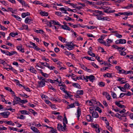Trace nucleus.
I'll list each match as a JSON object with an SVG mask.
<instances>
[{"label":"nucleus","mask_w":133,"mask_h":133,"mask_svg":"<svg viewBox=\"0 0 133 133\" xmlns=\"http://www.w3.org/2000/svg\"><path fill=\"white\" fill-rule=\"evenodd\" d=\"M91 127L97 129L99 128V126L98 124H94L93 123L92 124Z\"/></svg>","instance_id":"36"},{"label":"nucleus","mask_w":133,"mask_h":133,"mask_svg":"<svg viewBox=\"0 0 133 133\" xmlns=\"http://www.w3.org/2000/svg\"><path fill=\"white\" fill-rule=\"evenodd\" d=\"M98 85L100 87H104L105 86V84L104 82H101L99 83Z\"/></svg>","instance_id":"42"},{"label":"nucleus","mask_w":133,"mask_h":133,"mask_svg":"<svg viewBox=\"0 0 133 133\" xmlns=\"http://www.w3.org/2000/svg\"><path fill=\"white\" fill-rule=\"evenodd\" d=\"M119 73L124 74L126 73V71L123 69L119 70Z\"/></svg>","instance_id":"47"},{"label":"nucleus","mask_w":133,"mask_h":133,"mask_svg":"<svg viewBox=\"0 0 133 133\" xmlns=\"http://www.w3.org/2000/svg\"><path fill=\"white\" fill-rule=\"evenodd\" d=\"M40 14L41 15L44 16H47L48 15V13L45 11H41Z\"/></svg>","instance_id":"22"},{"label":"nucleus","mask_w":133,"mask_h":133,"mask_svg":"<svg viewBox=\"0 0 133 133\" xmlns=\"http://www.w3.org/2000/svg\"><path fill=\"white\" fill-rule=\"evenodd\" d=\"M58 38L60 41L63 42H64L66 40L65 38L61 36H59Z\"/></svg>","instance_id":"25"},{"label":"nucleus","mask_w":133,"mask_h":133,"mask_svg":"<svg viewBox=\"0 0 133 133\" xmlns=\"http://www.w3.org/2000/svg\"><path fill=\"white\" fill-rule=\"evenodd\" d=\"M117 87L119 88L121 91L124 92L126 91V89L124 88V87H121V86H117Z\"/></svg>","instance_id":"35"},{"label":"nucleus","mask_w":133,"mask_h":133,"mask_svg":"<svg viewBox=\"0 0 133 133\" xmlns=\"http://www.w3.org/2000/svg\"><path fill=\"white\" fill-rule=\"evenodd\" d=\"M29 111L31 112V113L33 114L34 115L37 114V113L35 112L34 110L32 109H29Z\"/></svg>","instance_id":"46"},{"label":"nucleus","mask_w":133,"mask_h":133,"mask_svg":"<svg viewBox=\"0 0 133 133\" xmlns=\"http://www.w3.org/2000/svg\"><path fill=\"white\" fill-rule=\"evenodd\" d=\"M115 36L119 38H121L122 37V35L118 34L117 33L115 34Z\"/></svg>","instance_id":"53"},{"label":"nucleus","mask_w":133,"mask_h":133,"mask_svg":"<svg viewBox=\"0 0 133 133\" xmlns=\"http://www.w3.org/2000/svg\"><path fill=\"white\" fill-rule=\"evenodd\" d=\"M115 11V10H111L109 9H106V10L105 11V12L107 13H113Z\"/></svg>","instance_id":"18"},{"label":"nucleus","mask_w":133,"mask_h":133,"mask_svg":"<svg viewBox=\"0 0 133 133\" xmlns=\"http://www.w3.org/2000/svg\"><path fill=\"white\" fill-rule=\"evenodd\" d=\"M93 12V15L94 16H97L98 14L100 15H103L104 14L102 11H99L98 10H95Z\"/></svg>","instance_id":"7"},{"label":"nucleus","mask_w":133,"mask_h":133,"mask_svg":"<svg viewBox=\"0 0 133 133\" xmlns=\"http://www.w3.org/2000/svg\"><path fill=\"white\" fill-rule=\"evenodd\" d=\"M8 128L10 129V131H17L18 129V128H16L11 127H9Z\"/></svg>","instance_id":"38"},{"label":"nucleus","mask_w":133,"mask_h":133,"mask_svg":"<svg viewBox=\"0 0 133 133\" xmlns=\"http://www.w3.org/2000/svg\"><path fill=\"white\" fill-rule=\"evenodd\" d=\"M112 73H107V77H111L112 78Z\"/></svg>","instance_id":"61"},{"label":"nucleus","mask_w":133,"mask_h":133,"mask_svg":"<svg viewBox=\"0 0 133 133\" xmlns=\"http://www.w3.org/2000/svg\"><path fill=\"white\" fill-rule=\"evenodd\" d=\"M106 127L109 131L112 132V128L111 127L109 126V125L108 126Z\"/></svg>","instance_id":"59"},{"label":"nucleus","mask_w":133,"mask_h":133,"mask_svg":"<svg viewBox=\"0 0 133 133\" xmlns=\"http://www.w3.org/2000/svg\"><path fill=\"white\" fill-rule=\"evenodd\" d=\"M60 26H61V28L64 30H68L69 31L71 30L70 28L68 27L67 25H61Z\"/></svg>","instance_id":"14"},{"label":"nucleus","mask_w":133,"mask_h":133,"mask_svg":"<svg viewBox=\"0 0 133 133\" xmlns=\"http://www.w3.org/2000/svg\"><path fill=\"white\" fill-rule=\"evenodd\" d=\"M10 113L8 111H5L0 113V116H1L4 118H8Z\"/></svg>","instance_id":"3"},{"label":"nucleus","mask_w":133,"mask_h":133,"mask_svg":"<svg viewBox=\"0 0 133 133\" xmlns=\"http://www.w3.org/2000/svg\"><path fill=\"white\" fill-rule=\"evenodd\" d=\"M57 129L59 131H64L65 129H64V127L61 124H58L57 125Z\"/></svg>","instance_id":"10"},{"label":"nucleus","mask_w":133,"mask_h":133,"mask_svg":"<svg viewBox=\"0 0 133 133\" xmlns=\"http://www.w3.org/2000/svg\"><path fill=\"white\" fill-rule=\"evenodd\" d=\"M18 34L17 32H11L9 34L10 36H11L12 37H14L15 36L17 35Z\"/></svg>","instance_id":"39"},{"label":"nucleus","mask_w":133,"mask_h":133,"mask_svg":"<svg viewBox=\"0 0 133 133\" xmlns=\"http://www.w3.org/2000/svg\"><path fill=\"white\" fill-rule=\"evenodd\" d=\"M50 128L51 129L50 131V132L51 133H57L56 132L57 130L56 129H54L52 127H50Z\"/></svg>","instance_id":"37"},{"label":"nucleus","mask_w":133,"mask_h":133,"mask_svg":"<svg viewBox=\"0 0 133 133\" xmlns=\"http://www.w3.org/2000/svg\"><path fill=\"white\" fill-rule=\"evenodd\" d=\"M29 70L32 73L36 74V71L35 69L32 67H30Z\"/></svg>","instance_id":"27"},{"label":"nucleus","mask_w":133,"mask_h":133,"mask_svg":"<svg viewBox=\"0 0 133 133\" xmlns=\"http://www.w3.org/2000/svg\"><path fill=\"white\" fill-rule=\"evenodd\" d=\"M101 15L99 14H98L97 16V18L99 20H101L103 16L100 15Z\"/></svg>","instance_id":"50"},{"label":"nucleus","mask_w":133,"mask_h":133,"mask_svg":"<svg viewBox=\"0 0 133 133\" xmlns=\"http://www.w3.org/2000/svg\"><path fill=\"white\" fill-rule=\"evenodd\" d=\"M0 2L3 4L5 6H6L7 4L6 3V1L3 0H0Z\"/></svg>","instance_id":"48"},{"label":"nucleus","mask_w":133,"mask_h":133,"mask_svg":"<svg viewBox=\"0 0 133 133\" xmlns=\"http://www.w3.org/2000/svg\"><path fill=\"white\" fill-rule=\"evenodd\" d=\"M17 49L21 52H24V48L23 47L22 45L18 46L16 47Z\"/></svg>","instance_id":"13"},{"label":"nucleus","mask_w":133,"mask_h":133,"mask_svg":"<svg viewBox=\"0 0 133 133\" xmlns=\"http://www.w3.org/2000/svg\"><path fill=\"white\" fill-rule=\"evenodd\" d=\"M64 19L65 20L67 21H71V20H72L73 21H74V19H73L69 16L67 17H66L64 18Z\"/></svg>","instance_id":"33"},{"label":"nucleus","mask_w":133,"mask_h":133,"mask_svg":"<svg viewBox=\"0 0 133 133\" xmlns=\"http://www.w3.org/2000/svg\"><path fill=\"white\" fill-rule=\"evenodd\" d=\"M20 112L22 114L24 115H29L30 114V112H29L26 111L25 110L20 111Z\"/></svg>","instance_id":"29"},{"label":"nucleus","mask_w":133,"mask_h":133,"mask_svg":"<svg viewBox=\"0 0 133 133\" xmlns=\"http://www.w3.org/2000/svg\"><path fill=\"white\" fill-rule=\"evenodd\" d=\"M30 15V14L28 12L23 13L22 14V17L23 18H24L26 16H29Z\"/></svg>","instance_id":"20"},{"label":"nucleus","mask_w":133,"mask_h":133,"mask_svg":"<svg viewBox=\"0 0 133 133\" xmlns=\"http://www.w3.org/2000/svg\"><path fill=\"white\" fill-rule=\"evenodd\" d=\"M86 77L87 79H88L90 81L92 82H93V81L95 80V76L92 75L89 76H86Z\"/></svg>","instance_id":"12"},{"label":"nucleus","mask_w":133,"mask_h":133,"mask_svg":"<svg viewBox=\"0 0 133 133\" xmlns=\"http://www.w3.org/2000/svg\"><path fill=\"white\" fill-rule=\"evenodd\" d=\"M87 28L88 29H94L95 28H96L95 26H90V27H89L87 26H86Z\"/></svg>","instance_id":"58"},{"label":"nucleus","mask_w":133,"mask_h":133,"mask_svg":"<svg viewBox=\"0 0 133 133\" xmlns=\"http://www.w3.org/2000/svg\"><path fill=\"white\" fill-rule=\"evenodd\" d=\"M111 95L113 98H117V95L115 93L112 92L111 94Z\"/></svg>","instance_id":"45"},{"label":"nucleus","mask_w":133,"mask_h":133,"mask_svg":"<svg viewBox=\"0 0 133 133\" xmlns=\"http://www.w3.org/2000/svg\"><path fill=\"white\" fill-rule=\"evenodd\" d=\"M59 86H62L64 88H66V86L65 84H63V82H61L59 83Z\"/></svg>","instance_id":"51"},{"label":"nucleus","mask_w":133,"mask_h":133,"mask_svg":"<svg viewBox=\"0 0 133 133\" xmlns=\"http://www.w3.org/2000/svg\"><path fill=\"white\" fill-rule=\"evenodd\" d=\"M13 95L15 97H14L15 100L13 101L14 103L13 105H15L16 104L21 102V99L20 98L17 97L16 96L15 94Z\"/></svg>","instance_id":"4"},{"label":"nucleus","mask_w":133,"mask_h":133,"mask_svg":"<svg viewBox=\"0 0 133 133\" xmlns=\"http://www.w3.org/2000/svg\"><path fill=\"white\" fill-rule=\"evenodd\" d=\"M5 89L6 90L9 91L10 92H11V94L12 95H14L15 93L9 87H5Z\"/></svg>","instance_id":"21"},{"label":"nucleus","mask_w":133,"mask_h":133,"mask_svg":"<svg viewBox=\"0 0 133 133\" xmlns=\"http://www.w3.org/2000/svg\"><path fill=\"white\" fill-rule=\"evenodd\" d=\"M64 88L63 87H61L60 88V89L62 90L64 93H65V92H66V90H65V88Z\"/></svg>","instance_id":"62"},{"label":"nucleus","mask_w":133,"mask_h":133,"mask_svg":"<svg viewBox=\"0 0 133 133\" xmlns=\"http://www.w3.org/2000/svg\"><path fill=\"white\" fill-rule=\"evenodd\" d=\"M118 50L119 51H121V50H124V51L125 50V49L124 48L122 47H118Z\"/></svg>","instance_id":"56"},{"label":"nucleus","mask_w":133,"mask_h":133,"mask_svg":"<svg viewBox=\"0 0 133 133\" xmlns=\"http://www.w3.org/2000/svg\"><path fill=\"white\" fill-rule=\"evenodd\" d=\"M19 3H21L24 6H26L27 7H29L28 5L25 2L22 0H17Z\"/></svg>","instance_id":"16"},{"label":"nucleus","mask_w":133,"mask_h":133,"mask_svg":"<svg viewBox=\"0 0 133 133\" xmlns=\"http://www.w3.org/2000/svg\"><path fill=\"white\" fill-rule=\"evenodd\" d=\"M67 46L66 48L69 50H72L74 48V46L76 45H74L72 42H68L65 45Z\"/></svg>","instance_id":"2"},{"label":"nucleus","mask_w":133,"mask_h":133,"mask_svg":"<svg viewBox=\"0 0 133 133\" xmlns=\"http://www.w3.org/2000/svg\"><path fill=\"white\" fill-rule=\"evenodd\" d=\"M115 116L119 119L120 120H121L122 119L121 118V115L118 113L116 114H115Z\"/></svg>","instance_id":"23"},{"label":"nucleus","mask_w":133,"mask_h":133,"mask_svg":"<svg viewBox=\"0 0 133 133\" xmlns=\"http://www.w3.org/2000/svg\"><path fill=\"white\" fill-rule=\"evenodd\" d=\"M51 23L54 25H57L59 26L61 25V24L58 21H56L54 20H51Z\"/></svg>","instance_id":"17"},{"label":"nucleus","mask_w":133,"mask_h":133,"mask_svg":"<svg viewBox=\"0 0 133 133\" xmlns=\"http://www.w3.org/2000/svg\"><path fill=\"white\" fill-rule=\"evenodd\" d=\"M10 70H11L14 73L16 74H17V71L14 69L13 67H11Z\"/></svg>","instance_id":"52"},{"label":"nucleus","mask_w":133,"mask_h":133,"mask_svg":"<svg viewBox=\"0 0 133 133\" xmlns=\"http://www.w3.org/2000/svg\"><path fill=\"white\" fill-rule=\"evenodd\" d=\"M64 53L66 55L69 56L70 55H71L72 57H73L74 56V54L70 53V52H69L67 51H65L64 52Z\"/></svg>","instance_id":"30"},{"label":"nucleus","mask_w":133,"mask_h":133,"mask_svg":"<svg viewBox=\"0 0 133 133\" xmlns=\"http://www.w3.org/2000/svg\"><path fill=\"white\" fill-rule=\"evenodd\" d=\"M125 89H130L131 87L130 86L128 83H126L124 86Z\"/></svg>","instance_id":"31"},{"label":"nucleus","mask_w":133,"mask_h":133,"mask_svg":"<svg viewBox=\"0 0 133 133\" xmlns=\"http://www.w3.org/2000/svg\"><path fill=\"white\" fill-rule=\"evenodd\" d=\"M101 20L102 21H109L110 20V19H109V18H108L106 17H103L102 16V18Z\"/></svg>","instance_id":"41"},{"label":"nucleus","mask_w":133,"mask_h":133,"mask_svg":"<svg viewBox=\"0 0 133 133\" xmlns=\"http://www.w3.org/2000/svg\"><path fill=\"white\" fill-rule=\"evenodd\" d=\"M126 42V40L125 39H119L115 41V43L116 44H125Z\"/></svg>","instance_id":"6"},{"label":"nucleus","mask_w":133,"mask_h":133,"mask_svg":"<svg viewBox=\"0 0 133 133\" xmlns=\"http://www.w3.org/2000/svg\"><path fill=\"white\" fill-rule=\"evenodd\" d=\"M93 109V108L92 107H91L90 108V110L91 111L90 112V113L92 114V116L93 118H97L98 117L99 115L98 113L96 112L93 111L92 112V111Z\"/></svg>","instance_id":"1"},{"label":"nucleus","mask_w":133,"mask_h":133,"mask_svg":"<svg viewBox=\"0 0 133 133\" xmlns=\"http://www.w3.org/2000/svg\"><path fill=\"white\" fill-rule=\"evenodd\" d=\"M95 110L98 111L100 113L102 112V110L100 108L98 107H97L95 109Z\"/></svg>","instance_id":"63"},{"label":"nucleus","mask_w":133,"mask_h":133,"mask_svg":"<svg viewBox=\"0 0 133 133\" xmlns=\"http://www.w3.org/2000/svg\"><path fill=\"white\" fill-rule=\"evenodd\" d=\"M81 114V108L79 107H78L77 108V112L76 115L77 118L78 120H79V118Z\"/></svg>","instance_id":"5"},{"label":"nucleus","mask_w":133,"mask_h":133,"mask_svg":"<svg viewBox=\"0 0 133 133\" xmlns=\"http://www.w3.org/2000/svg\"><path fill=\"white\" fill-rule=\"evenodd\" d=\"M33 20L31 19V18L30 17H26L25 20V22L26 24H30L31 23Z\"/></svg>","instance_id":"8"},{"label":"nucleus","mask_w":133,"mask_h":133,"mask_svg":"<svg viewBox=\"0 0 133 133\" xmlns=\"http://www.w3.org/2000/svg\"><path fill=\"white\" fill-rule=\"evenodd\" d=\"M0 63L3 65H5V64H6V63L4 61L0 59Z\"/></svg>","instance_id":"55"},{"label":"nucleus","mask_w":133,"mask_h":133,"mask_svg":"<svg viewBox=\"0 0 133 133\" xmlns=\"http://www.w3.org/2000/svg\"><path fill=\"white\" fill-rule=\"evenodd\" d=\"M86 118L88 122H93V117H92L90 115H87Z\"/></svg>","instance_id":"9"},{"label":"nucleus","mask_w":133,"mask_h":133,"mask_svg":"<svg viewBox=\"0 0 133 133\" xmlns=\"http://www.w3.org/2000/svg\"><path fill=\"white\" fill-rule=\"evenodd\" d=\"M38 78L40 80V81H45V82H48V80L45 78H44L43 77L41 76L40 77H38Z\"/></svg>","instance_id":"19"},{"label":"nucleus","mask_w":133,"mask_h":133,"mask_svg":"<svg viewBox=\"0 0 133 133\" xmlns=\"http://www.w3.org/2000/svg\"><path fill=\"white\" fill-rule=\"evenodd\" d=\"M30 128L34 132L39 133H40L38 130L37 128L34 127H31Z\"/></svg>","instance_id":"15"},{"label":"nucleus","mask_w":133,"mask_h":133,"mask_svg":"<svg viewBox=\"0 0 133 133\" xmlns=\"http://www.w3.org/2000/svg\"><path fill=\"white\" fill-rule=\"evenodd\" d=\"M22 26L23 27L24 29H25L26 30H28V25L24 24V25H22Z\"/></svg>","instance_id":"49"},{"label":"nucleus","mask_w":133,"mask_h":133,"mask_svg":"<svg viewBox=\"0 0 133 133\" xmlns=\"http://www.w3.org/2000/svg\"><path fill=\"white\" fill-rule=\"evenodd\" d=\"M75 103H72L66 107L67 109H69L70 108H72L75 107Z\"/></svg>","instance_id":"26"},{"label":"nucleus","mask_w":133,"mask_h":133,"mask_svg":"<svg viewBox=\"0 0 133 133\" xmlns=\"http://www.w3.org/2000/svg\"><path fill=\"white\" fill-rule=\"evenodd\" d=\"M76 93L79 95H82L83 94L84 92L83 90H78L77 91Z\"/></svg>","instance_id":"32"},{"label":"nucleus","mask_w":133,"mask_h":133,"mask_svg":"<svg viewBox=\"0 0 133 133\" xmlns=\"http://www.w3.org/2000/svg\"><path fill=\"white\" fill-rule=\"evenodd\" d=\"M59 10L61 11L63 13L68 14V13L66 12V10L63 7L60 8Z\"/></svg>","instance_id":"24"},{"label":"nucleus","mask_w":133,"mask_h":133,"mask_svg":"<svg viewBox=\"0 0 133 133\" xmlns=\"http://www.w3.org/2000/svg\"><path fill=\"white\" fill-rule=\"evenodd\" d=\"M123 15H126L127 16L130 15H132L133 13L132 12H124L122 13Z\"/></svg>","instance_id":"34"},{"label":"nucleus","mask_w":133,"mask_h":133,"mask_svg":"<svg viewBox=\"0 0 133 133\" xmlns=\"http://www.w3.org/2000/svg\"><path fill=\"white\" fill-rule=\"evenodd\" d=\"M79 64L80 65L81 68L84 70H86L87 67L85 66V65L79 63Z\"/></svg>","instance_id":"40"},{"label":"nucleus","mask_w":133,"mask_h":133,"mask_svg":"<svg viewBox=\"0 0 133 133\" xmlns=\"http://www.w3.org/2000/svg\"><path fill=\"white\" fill-rule=\"evenodd\" d=\"M45 81H38V85L40 87H42L45 86Z\"/></svg>","instance_id":"11"},{"label":"nucleus","mask_w":133,"mask_h":133,"mask_svg":"<svg viewBox=\"0 0 133 133\" xmlns=\"http://www.w3.org/2000/svg\"><path fill=\"white\" fill-rule=\"evenodd\" d=\"M72 85L74 87L76 88L79 89L80 88V86L77 83H73L72 84Z\"/></svg>","instance_id":"28"},{"label":"nucleus","mask_w":133,"mask_h":133,"mask_svg":"<svg viewBox=\"0 0 133 133\" xmlns=\"http://www.w3.org/2000/svg\"><path fill=\"white\" fill-rule=\"evenodd\" d=\"M63 123H65L66 124H67L68 123V121L67 119V118H66V117L65 116H64V117L63 119Z\"/></svg>","instance_id":"44"},{"label":"nucleus","mask_w":133,"mask_h":133,"mask_svg":"<svg viewBox=\"0 0 133 133\" xmlns=\"http://www.w3.org/2000/svg\"><path fill=\"white\" fill-rule=\"evenodd\" d=\"M23 88L27 91L30 92V90L29 89V88L25 87L24 86H23Z\"/></svg>","instance_id":"60"},{"label":"nucleus","mask_w":133,"mask_h":133,"mask_svg":"<svg viewBox=\"0 0 133 133\" xmlns=\"http://www.w3.org/2000/svg\"><path fill=\"white\" fill-rule=\"evenodd\" d=\"M10 56H11L14 54L17 55V52L16 51H12L10 52Z\"/></svg>","instance_id":"54"},{"label":"nucleus","mask_w":133,"mask_h":133,"mask_svg":"<svg viewBox=\"0 0 133 133\" xmlns=\"http://www.w3.org/2000/svg\"><path fill=\"white\" fill-rule=\"evenodd\" d=\"M0 27L1 28L2 30H7V28H5L4 26L2 25H1L0 24Z\"/></svg>","instance_id":"57"},{"label":"nucleus","mask_w":133,"mask_h":133,"mask_svg":"<svg viewBox=\"0 0 133 133\" xmlns=\"http://www.w3.org/2000/svg\"><path fill=\"white\" fill-rule=\"evenodd\" d=\"M98 42L101 43H103L104 41L101 38H99L98 39Z\"/></svg>","instance_id":"64"},{"label":"nucleus","mask_w":133,"mask_h":133,"mask_svg":"<svg viewBox=\"0 0 133 133\" xmlns=\"http://www.w3.org/2000/svg\"><path fill=\"white\" fill-rule=\"evenodd\" d=\"M35 32L37 33L43 34L44 31L42 30H36Z\"/></svg>","instance_id":"43"}]
</instances>
